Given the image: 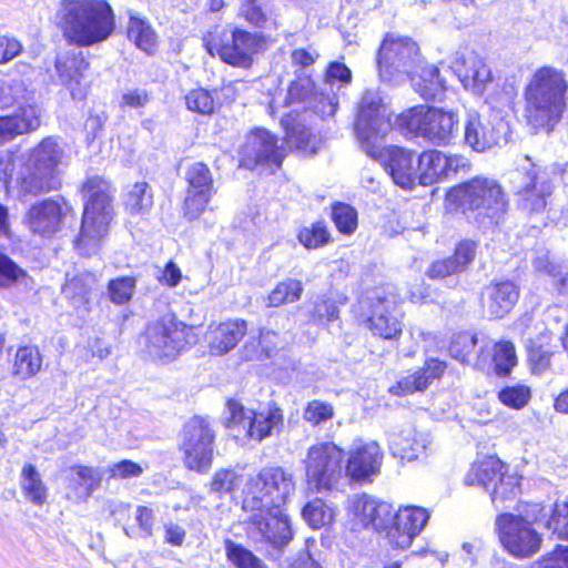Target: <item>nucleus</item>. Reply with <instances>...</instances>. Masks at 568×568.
I'll return each mask as SVG.
<instances>
[{
    "label": "nucleus",
    "instance_id": "f257e3e1",
    "mask_svg": "<svg viewBox=\"0 0 568 568\" xmlns=\"http://www.w3.org/2000/svg\"><path fill=\"white\" fill-rule=\"evenodd\" d=\"M390 111L377 91L367 90L359 102L355 122L356 136L362 149L372 158L384 159L386 170L395 184L412 189L418 179L415 154L398 146L382 148L392 131Z\"/></svg>",
    "mask_w": 568,
    "mask_h": 568
},
{
    "label": "nucleus",
    "instance_id": "2f4dec72",
    "mask_svg": "<svg viewBox=\"0 0 568 568\" xmlns=\"http://www.w3.org/2000/svg\"><path fill=\"white\" fill-rule=\"evenodd\" d=\"M97 283L95 275L90 272L80 273L65 283L63 293L80 316L90 312Z\"/></svg>",
    "mask_w": 568,
    "mask_h": 568
},
{
    "label": "nucleus",
    "instance_id": "864d4df0",
    "mask_svg": "<svg viewBox=\"0 0 568 568\" xmlns=\"http://www.w3.org/2000/svg\"><path fill=\"white\" fill-rule=\"evenodd\" d=\"M241 481V476L233 469L222 468L214 473L210 490L220 496L232 493Z\"/></svg>",
    "mask_w": 568,
    "mask_h": 568
},
{
    "label": "nucleus",
    "instance_id": "680f3d73",
    "mask_svg": "<svg viewBox=\"0 0 568 568\" xmlns=\"http://www.w3.org/2000/svg\"><path fill=\"white\" fill-rule=\"evenodd\" d=\"M313 108L323 118L333 116L338 108L337 91H329L321 87L313 97Z\"/></svg>",
    "mask_w": 568,
    "mask_h": 568
},
{
    "label": "nucleus",
    "instance_id": "79ce46f5",
    "mask_svg": "<svg viewBox=\"0 0 568 568\" xmlns=\"http://www.w3.org/2000/svg\"><path fill=\"white\" fill-rule=\"evenodd\" d=\"M303 293V284L295 278L280 282L267 297V306L278 307L284 304L297 302Z\"/></svg>",
    "mask_w": 568,
    "mask_h": 568
},
{
    "label": "nucleus",
    "instance_id": "5fc2aeb1",
    "mask_svg": "<svg viewBox=\"0 0 568 568\" xmlns=\"http://www.w3.org/2000/svg\"><path fill=\"white\" fill-rule=\"evenodd\" d=\"M546 527L561 539H568V499L556 501Z\"/></svg>",
    "mask_w": 568,
    "mask_h": 568
},
{
    "label": "nucleus",
    "instance_id": "aec40b11",
    "mask_svg": "<svg viewBox=\"0 0 568 568\" xmlns=\"http://www.w3.org/2000/svg\"><path fill=\"white\" fill-rule=\"evenodd\" d=\"M72 207L63 200H43L30 206L24 223L28 229L42 236H51L59 232Z\"/></svg>",
    "mask_w": 568,
    "mask_h": 568
},
{
    "label": "nucleus",
    "instance_id": "ea45409f",
    "mask_svg": "<svg viewBox=\"0 0 568 568\" xmlns=\"http://www.w3.org/2000/svg\"><path fill=\"white\" fill-rule=\"evenodd\" d=\"M488 491H490L491 503L497 509L510 507L520 493L519 477L504 473Z\"/></svg>",
    "mask_w": 568,
    "mask_h": 568
},
{
    "label": "nucleus",
    "instance_id": "cd10ccee",
    "mask_svg": "<svg viewBox=\"0 0 568 568\" xmlns=\"http://www.w3.org/2000/svg\"><path fill=\"white\" fill-rule=\"evenodd\" d=\"M388 444L394 456L409 462L426 450L429 440L427 435L418 433L412 424H406L389 432Z\"/></svg>",
    "mask_w": 568,
    "mask_h": 568
},
{
    "label": "nucleus",
    "instance_id": "c756f323",
    "mask_svg": "<svg viewBox=\"0 0 568 568\" xmlns=\"http://www.w3.org/2000/svg\"><path fill=\"white\" fill-rule=\"evenodd\" d=\"M40 124V113L36 106H19L12 114L0 116V142L34 131Z\"/></svg>",
    "mask_w": 568,
    "mask_h": 568
},
{
    "label": "nucleus",
    "instance_id": "f3484780",
    "mask_svg": "<svg viewBox=\"0 0 568 568\" xmlns=\"http://www.w3.org/2000/svg\"><path fill=\"white\" fill-rule=\"evenodd\" d=\"M283 159L284 152L276 136L265 129L252 130L241 149V165L247 169L280 166Z\"/></svg>",
    "mask_w": 568,
    "mask_h": 568
},
{
    "label": "nucleus",
    "instance_id": "0eeeda50",
    "mask_svg": "<svg viewBox=\"0 0 568 568\" xmlns=\"http://www.w3.org/2000/svg\"><path fill=\"white\" fill-rule=\"evenodd\" d=\"M540 513V505L534 504L518 514L505 513L497 516L499 540L511 556L529 558L540 549L541 535L535 527Z\"/></svg>",
    "mask_w": 568,
    "mask_h": 568
},
{
    "label": "nucleus",
    "instance_id": "7c9ffc66",
    "mask_svg": "<svg viewBox=\"0 0 568 568\" xmlns=\"http://www.w3.org/2000/svg\"><path fill=\"white\" fill-rule=\"evenodd\" d=\"M445 362L430 358L425 362L423 368L403 377L398 383L390 387L394 395L413 394L426 389L435 379H438L445 372Z\"/></svg>",
    "mask_w": 568,
    "mask_h": 568
},
{
    "label": "nucleus",
    "instance_id": "3c124183",
    "mask_svg": "<svg viewBox=\"0 0 568 568\" xmlns=\"http://www.w3.org/2000/svg\"><path fill=\"white\" fill-rule=\"evenodd\" d=\"M135 284V278L130 276L110 281L108 285L110 301L119 305L128 303L133 296Z\"/></svg>",
    "mask_w": 568,
    "mask_h": 568
},
{
    "label": "nucleus",
    "instance_id": "09e8293b",
    "mask_svg": "<svg viewBox=\"0 0 568 568\" xmlns=\"http://www.w3.org/2000/svg\"><path fill=\"white\" fill-rule=\"evenodd\" d=\"M335 409L331 403L313 399L306 404L303 418L312 426H320L334 418Z\"/></svg>",
    "mask_w": 568,
    "mask_h": 568
},
{
    "label": "nucleus",
    "instance_id": "e2e57ef3",
    "mask_svg": "<svg viewBox=\"0 0 568 568\" xmlns=\"http://www.w3.org/2000/svg\"><path fill=\"white\" fill-rule=\"evenodd\" d=\"M214 192L187 190V196L184 201V214L190 220H195L205 211L210 199Z\"/></svg>",
    "mask_w": 568,
    "mask_h": 568
},
{
    "label": "nucleus",
    "instance_id": "052dcab7",
    "mask_svg": "<svg viewBox=\"0 0 568 568\" xmlns=\"http://www.w3.org/2000/svg\"><path fill=\"white\" fill-rule=\"evenodd\" d=\"M287 143L307 154L315 153V136L304 125H296L286 132Z\"/></svg>",
    "mask_w": 568,
    "mask_h": 568
},
{
    "label": "nucleus",
    "instance_id": "603ef678",
    "mask_svg": "<svg viewBox=\"0 0 568 568\" xmlns=\"http://www.w3.org/2000/svg\"><path fill=\"white\" fill-rule=\"evenodd\" d=\"M185 103L190 111L203 115H210L215 110L212 94L202 88L194 89L185 95Z\"/></svg>",
    "mask_w": 568,
    "mask_h": 568
},
{
    "label": "nucleus",
    "instance_id": "473e14b6",
    "mask_svg": "<svg viewBox=\"0 0 568 568\" xmlns=\"http://www.w3.org/2000/svg\"><path fill=\"white\" fill-rule=\"evenodd\" d=\"M67 498L78 503L88 499L101 483L97 469L87 466L71 467L68 474Z\"/></svg>",
    "mask_w": 568,
    "mask_h": 568
},
{
    "label": "nucleus",
    "instance_id": "f8f14e48",
    "mask_svg": "<svg viewBox=\"0 0 568 568\" xmlns=\"http://www.w3.org/2000/svg\"><path fill=\"white\" fill-rule=\"evenodd\" d=\"M343 459V449L333 442L311 445L304 458L308 487L316 491L333 489L342 477Z\"/></svg>",
    "mask_w": 568,
    "mask_h": 568
},
{
    "label": "nucleus",
    "instance_id": "a19ab883",
    "mask_svg": "<svg viewBox=\"0 0 568 568\" xmlns=\"http://www.w3.org/2000/svg\"><path fill=\"white\" fill-rule=\"evenodd\" d=\"M334 507L322 499H314L305 505L302 510L304 520L314 529L331 525L335 519Z\"/></svg>",
    "mask_w": 568,
    "mask_h": 568
},
{
    "label": "nucleus",
    "instance_id": "f704fd0d",
    "mask_svg": "<svg viewBox=\"0 0 568 568\" xmlns=\"http://www.w3.org/2000/svg\"><path fill=\"white\" fill-rule=\"evenodd\" d=\"M504 475V464L496 457H485L471 465L465 476V483L469 486H478L487 491Z\"/></svg>",
    "mask_w": 568,
    "mask_h": 568
},
{
    "label": "nucleus",
    "instance_id": "4be33fe9",
    "mask_svg": "<svg viewBox=\"0 0 568 568\" xmlns=\"http://www.w3.org/2000/svg\"><path fill=\"white\" fill-rule=\"evenodd\" d=\"M507 125L504 121L483 119L477 113H468L465 128V143L476 152H485L506 141Z\"/></svg>",
    "mask_w": 568,
    "mask_h": 568
},
{
    "label": "nucleus",
    "instance_id": "b1692460",
    "mask_svg": "<svg viewBox=\"0 0 568 568\" xmlns=\"http://www.w3.org/2000/svg\"><path fill=\"white\" fill-rule=\"evenodd\" d=\"M89 63L81 52L74 50L64 52L57 58L55 69L61 84L65 85L73 99H83L88 85L83 82V72Z\"/></svg>",
    "mask_w": 568,
    "mask_h": 568
},
{
    "label": "nucleus",
    "instance_id": "72a5a7b5",
    "mask_svg": "<svg viewBox=\"0 0 568 568\" xmlns=\"http://www.w3.org/2000/svg\"><path fill=\"white\" fill-rule=\"evenodd\" d=\"M448 178L447 154L438 150L424 151L418 156V181L430 185Z\"/></svg>",
    "mask_w": 568,
    "mask_h": 568
},
{
    "label": "nucleus",
    "instance_id": "0e129e2a",
    "mask_svg": "<svg viewBox=\"0 0 568 568\" xmlns=\"http://www.w3.org/2000/svg\"><path fill=\"white\" fill-rule=\"evenodd\" d=\"M144 471L142 465L130 460L122 459L113 463L108 468L109 478L112 479H132L140 477Z\"/></svg>",
    "mask_w": 568,
    "mask_h": 568
},
{
    "label": "nucleus",
    "instance_id": "9b49d317",
    "mask_svg": "<svg viewBox=\"0 0 568 568\" xmlns=\"http://www.w3.org/2000/svg\"><path fill=\"white\" fill-rule=\"evenodd\" d=\"M422 62L418 44L408 37L388 33L379 48L377 64L384 81H398L413 75Z\"/></svg>",
    "mask_w": 568,
    "mask_h": 568
},
{
    "label": "nucleus",
    "instance_id": "338daca9",
    "mask_svg": "<svg viewBox=\"0 0 568 568\" xmlns=\"http://www.w3.org/2000/svg\"><path fill=\"white\" fill-rule=\"evenodd\" d=\"M274 354V347L261 345L258 338H250L242 348V356L246 361H262Z\"/></svg>",
    "mask_w": 568,
    "mask_h": 568
},
{
    "label": "nucleus",
    "instance_id": "a211bd4d",
    "mask_svg": "<svg viewBox=\"0 0 568 568\" xmlns=\"http://www.w3.org/2000/svg\"><path fill=\"white\" fill-rule=\"evenodd\" d=\"M253 515L250 518V531L257 532L261 538L274 547H283L293 538V531L285 507L247 509Z\"/></svg>",
    "mask_w": 568,
    "mask_h": 568
},
{
    "label": "nucleus",
    "instance_id": "bb28decb",
    "mask_svg": "<svg viewBox=\"0 0 568 568\" xmlns=\"http://www.w3.org/2000/svg\"><path fill=\"white\" fill-rule=\"evenodd\" d=\"M518 297V287L513 282L490 283L481 292V306L489 317L499 318L510 312Z\"/></svg>",
    "mask_w": 568,
    "mask_h": 568
},
{
    "label": "nucleus",
    "instance_id": "8fccbe9b",
    "mask_svg": "<svg viewBox=\"0 0 568 568\" xmlns=\"http://www.w3.org/2000/svg\"><path fill=\"white\" fill-rule=\"evenodd\" d=\"M186 180L189 182V190L214 192L211 172L207 165L202 162L193 163L189 168Z\"/></svg>",
    "mask_w": 568,
    "mask_h": 568
},
{
    "label": "nucleus",
    "instance_id": "dca6fc26",
    "mask_svg": "<svg viewBox=\"0 0 568 568\" xmlns=\"http://www.w3.org/2000/svg\"><path fill=\"white\" fill-rule=\"evenodd\" d=\"M429 519L427 509L417 506H404L396 511L386 521L385 531L386 544L393 549L405 550L409 548L414 539L423 531Z\"/></svg>",
    "mask_w": 568,
    "mask_h": 568
},
{
    "label": "nucleus",
    "instance_id": "5701e85b",
    "mask_svg": "<svg viewBox=\"0 0 568 568\" xmlns=\"http://www.w3.org/2000/svg\"><path fill=\"white\" fill-rule=\"evenodd\" d=\"M383 456L376 442H355L347 455L346 475L353 480L361 481L378 474Z\"/></svg>",
    "mask_w": 568,
    "mask_h": 568
},
{
    "label": "nucleus",
    "instance_id": "e433bc0d",
    "mask_svg": "<svg viewBox=\"0 0 568 568\" xmlns=\"http://www.w3.org/2000/svg\"><path fill=\"white\" fill-rule=\"evenodd\" d=\"M43 357L37 346H22L16 352L12 375L22 381L34 377L42 369Z\"/></svg>",
    "mask_w": 568,
    "mask_h": 568
},
{
    "label": "nucleus",
    "instance_id": "20e7f679",
    "mask_svg": "<svg viewBox=\"0 0 568 568\" xmlns=\"http://www.w3.org/2000/svg\"><path fill=\"white\" fill-rule=\"evenodd\" d=\"M113 192L110 182L100 176L88 178L82 185L87 203L74 244L83 255L95 253L109 233L114 216Z\"/></svg>",
    "mask_w": 568,
    "mask_h": 568
},
{
    "label": "nucleus",
    "instance_id": "6e6552de",
    "mask_svg": "<svg viewBox=\"0 0 568 568\" xmlns=\"http://www.w3.org/2000/svg\"><path fill=\"white\" fill-rule=\"evenodd\" d=\"M295 489L293 475L282 467L262 468L247 479L243 494L244 509L285 507Z\"/></svg>",
    "mask_w": 568,
    "mask_h": 568
},
{
    "label": "nucleus",
    "instance_id": "4c0bfd02",
    "mask_svg": "<svg viewBox=\"0 0 568 568\" xmlns=\"http://www.w3.org/2000/svg\"><path fill=\"white\" fill-rule=\"evenodd\" d=\"M128 38L140 50L153 54L158 49V36L145 19L131 14L128 23Z\"/></svg>",
    "mask_w": 568,
    "mask_h": 568
},
{
    "label": "nucleus",
    "instance_id": "393cba45",
    "mask_svg": "<svg viewBox=\"0 0 568 568\" xmlns=\"http://www.w3.org/2000/svg\"><path fill=\"white\" fill-rule=\"evenodd\" d=\"M247 332L244 320H232L212 324L205 333L209 352L214 356H222L236 347Z\"/></svg>",
    "mask_w": 568,
    "mask_h": 568
},
{
    "label": "nucleus",
    "instance_id": "6e6d98bb",
    "mask_svg": "<svg viewBox=\"0 0 568 568\" xmlns=\"http://www.w3.org/2000/svg\"><path fill=\"white\" fill-rule=\"evenodd\" d=\"M352 81L351 70L343 63L332 62L325 73L323 82L324 89L329 91H338L341 88L346 87Z\"/></svg>",
    "mask_w": 568,
    "mask_h": 568
},
{
    "label": "nucleus",
    "instance_id": "c85d7f7f",
    "mask_svg": "<svg viewBox=\"0 0 568 568\" xmlns=\"http://www.w3.org/2000/svg\"><path fill=\"white\" fill-rule=\"evenodd\" d=\"M527 180L525 186L518 191V205L529 213L541 212L547 205V197L551 194V185L548 180L540 176L536 165H531Z\"/></svg>",
    "mask_w": 568,
    "mask_h": 568
},
{
    "label": "nucleus",
    "instance_id": "2eb2a0df",
    "mask_svg": "<svg viewBox=\"0 0 568 568\" xmlns=\"http://www.w3.org/2000/svg\"><path fill=\"white\" fill-rule=\"evenodd\" d=\"M230 418L227 427L235 437L262 442L273 435L283 425L282 410L276 406H268L260 412L245 409L237 402H229Z\"/></svg>",
    "mask_w": 568,
    "mask_h": 568
},
{
    "label": "nucleus",
    "instance_id": "6ab92c4d",
    "mask_svg": "<svg viewBox=\"0 0 568 568\" xmlns=\"http://www.w3.org/2000/svg\"><path fill=\"white\" fill-rule=\"evenodd\" d=\"M452 69L463 88L475 95H483L494 80L486 59L473 50L457 52Z\"/></svg>",
    "mask_w": 568,
    "mask_h": 568
},
{
    "label": "nucleus",
    "instance_id": "c9c22d12",
    "mask_svg": "<svg viewBox=\"0 0 568 568\" xmlns=\"http://www.w3.org/2000/svg\"><path fill=\"white\" fill-rule=\"evenodd\" d=\"M422 64L423 61L418 64L417 71L408 77L425 99H435L446 90V80L440 75L437 65Z\"/></svg>",
    "mask_w": 568,
    "mask_h": 568
},
{
    "label": "nucleus",
    "instance_id": "69168bd1",
    "mask_svg": "<svg viewBox=\"0 0 568 568\" xmlns=\"http://www.w3.org/2000/svg\"><path fill=\"white\" fill-rule=\"evenodd\" d=\"M27 274L7 256L0 254V287H9L22 282Z\"/></svg>",
    "mask_w": 568,
    "mask_h": 568
},
{
    "label": "nucleus",
    "instance_id": "423d86ee",
    "mask_svg": "<svg viewBox=\"0 0 568 568\" xmlns=\"http://www.w3.org/2000/svg\"><path fill=\"white\" fill-rule=\"evenodd\" d=\"M393 125L429 143L447 145L458 132L459 120L454 111L419 105L398 114Z\"/></svg>",
    "mask_w": 568,
    "mask_h": 568
},
{
    "label": "nucleus",
    "instance_id": "a878e982",
    "mask_svg": "<svg viewBox=\"0 0 568 568\" xmlns=\"http://www.w3.org/2000/svg\"><path fill=\"white\" fill-rule=\"evenodd\" d=\"M368 318L371 331L385 339L397 338L403 329L402 321L396 314L394 296H376Z\"/></svg>",
    "mask_w": 568,
    "mask_h": 568
},
{
    "label": "nucleus",
    "instance_id": "bf43d9fd",
    "mask_svg": "<svg viewBox=\"0 0 568 568\" xmlns=\"http://www.w3.org/2000/svg\"><path fill=\"white\" fill-rule=\"evenodd\" d=\"M477 337L475 335L463 333L457 335L449 346L450 355L462 363H469L475 353Z\"/></svg>",
    "mask_w": 568,
    "mask_h": 568
},
{
    "label": "nucleus",
    "instance_id": "a18cd8bd",
    "mask_svg": "<svg viewBox=\"0 0 568 568\" xmlns=\"http://www.w3.org/2000/svg\"><path fill=\"white\" fill-rule=\"evenodd\" d=\"M332 220L336 229L345 235L353 234L358 224L357 211L345 203H337L332 207Z\"/></svg>",
    "mask_w": 568,
    "mask_h": 568
},
{
    "label": "nucleus",
    "instance_id": "13d9d810",
    "mask_svg": "<svg viewBox=\"0 0 568 568\" xmlns=\"http://www.w3.org/2000/svg\"><path fill=\"white\" fill-rule=\"evenodd\" d=\"M226 556L237 568H264L261 560L250 550L230 540L226 541Z\"/></svg>",
    "mask_w": 568,
    "mask_h": 568
},
{
    "label": "nucleus",
    "instance_id": "774afa93",
    "mask_svg": "<svg viewBox=\"0 0 568 568\" xmlns=\"http://www.w3.org/2000/svg\"><path fill=\"white\" fill-rule=\"evenodd\" d=\"M476 254V244L471 241H463L455 248L453 261L460 272L465 271L474 261Z\"/></svg>",
    "mask_w": 568,
    "mask_h": 568
},
{
    "label": "nucleus",
    "instance_id": "39448f33",
    "mask_svg": "<svg viewBox=\"0 0 568 568\" xmlns=\"http://www.w3.org/2000/svg\"><path fill=\"white\" fill-rule=\"evenodd\" d=\"M507 199L500 184L489 178L476 176L452 187L445 196L449 211L475 212L478 216L496 219L507 209Z\"/></svg>",
    "mask_w": 568,
    "mask_h": 568
},
{
    "label": "nucleus",
    "instance_id": "de8ad7c7",
    "mask_svg": "<svg viewBox=\"0 0 568 568\" xmlns=\"http://www.w3.org/2000/svg\"><path fill=\"white\" fill-rule=\"evenodd\" d=\"M554 352L544 343L530 342L528 346V361L534 375H542L549 371Z\"/></svg>",
    "mask_w": 568,
    "mask_h": 568
},
{
    "label": "nucleus",
    "instance_id": "4d7b16f0",
    "mask_svg": "<svg viewBox=\"0 0 568 568\" xmlns=\"http://www.w3.org/2000/svg\"><path fill=\"white\" fill-rule=\"evenodd\" d=\"M531 397V390L525 385H515L503 388L498 393L499 400L514 409H521L525 407Z\"/></svg>",
    "mask_w": 568,
    "mask_h": 568
},
{
    "label": "nucleus",
    "instance_id": "1a4fd4ad",
    "mask_svg": "<svg viewBox=\"0 0 568 568\" xmlns=\"http://www.w3.org/2000/svg\"><path fill=\"white\" fill-rule=\"evenodd\" d=\"M63 150L52 138L43 139L30 153L26 170L20 173L19 184L26 194H39L59 185L58 166Z\"/></svg>",
    "mask_w": 568,
    "mask_h": 568
},
{
    "label": "nucleus",
    "instance_id": "49530a36",
    "mask_svg": "<svg viewBox=\"0 0 568 568\" xmlns=\"http://www.w3.org/2000/svg\"><path fill=\"white\" fill-rule=\"evenodd\" d=\"M297 239L307 250H315L327 244L331 240V234L325 224L316 222L311 226L301 229Z\"/></svg>",
    "mask_w": 568,
    "mask_h": 568
},
{
    "label": "nucleus",
    "instance_id": "ddd939ff",
    "mask_svg": "<svg viewBox=\"0 0 568 568\" xmlns=\"http://www.w3.org/2000/svg\"><path fill=\"white\" fill-rule=\"evenodd\" d=\"M215 433L210 423L194 417L183 427L179 449L183 465L192 471L206 474L213 464Z\"/></svg>",
    "mask_w": 568,
    "mask_h": 568
},
{
    "label": "nucleus",
    "instance_id": "9d476101",
    "mask_svg": "<svg viewBox=\"0 0 568 568\" xmlns=\"http://www.w3.org/2000/svg\"><path fill=\"white\" fill-rule=\"evenodd\" d=\"M191 333L190 326L166 314L146 326L140 344L148 357L166 363L174 361L186 347Z\"/></svg>",
    "mask_w": 568,
    "mask_h": 568
},
{
    "label": "nucleus",
    "instance_id": "37998d69",
    "mask_svg": "<svg viewBox=\"0 0 568 568\" xmlns=\"http://www.w3.org/2000/svg\"><path fill=\"white\" fill-rule=\"evenodd\" d=\"M152 204V194L145 182L135 183L128 192L124 201L125 210L131 215L146 214Z\"/></svg>",
    "mask_w": 568,
    "mask_h": 568
},
{
    "label": "nucleus",
    "instance_id": "4468645a",
    "mask_svg": "<svg viewBox=\"0 0 568 568\" xmlns=\"http://www.w3.org/2000/svg\"><path fill=\"white\" fill-rule=\"evenodd\" d=\"M203 40L212 57H219L233 67H250L258 50V37L239 28L209 32Z\"/></svg>",
    "mask_w": 568,
    "mask_h": 568
},
{
    "label": "nucleus",
    "instance_id": "58836bf2",
    "mask_svg": "<svg viewBox=\"0 0 568 568\" xmlns=\"http://www.w3.org/2000/svg\"><path fill=\"white\" fill-rule=\"evenodd\" d=\"M21 491L33 505L42 506L47 503L49 489L33 465H24L21 471Z\"/></svg>",
    "mask_w": 568,
    "mask_h": 568
},
{
    "label": "nucleus",
    "instance_id": "f03ea898",
    "mask_svg": "<svg viewBox=\"0 0 568 568\" xmlns=\"http://www.w3.org/2000/svg\"><path fill=\"white\" fill-rule=\"evenodd\" d=\"M568 81L552 67L537 69L525 88V116L535 130L550 132L566 110Z\"/></svg>",
    "mask_w": 568,
    "mask_h": 568
},
{
    "label": "nucleus",
    "instance_id": "c03bdc74",
    "mask_svg": "<svg viewBox=\"0 0 568 568\" xmlns=\"http://www.w3.org/2000/svg\"><path fill=\"white\" fill-rule=\"evenodd\" d=\"M493 362L498 375H507L517 365V355L511 342L500 341L494 346Z\"/></svg>",
    "mask_w": 568,
    "mask_h": 568
},
{
    "label": "nucleus",
    "instance_id": "7ed1b4c3",
    "mask_svg": "<svg viewBox=\"0 0 568 568\" xmlns=\"http://www.w3.org/2000/svg\"><path fill=\"white\" fill-rule=\"evenodd\" d=\"M64 36L80 45L106 40L115 28V17L105 0H64L60 11Z\"/></svg>",
    "mask_w": 568,
    "mask_h": 568
},
{
    "label": "nucleus",
    "instance_id": "412c9836",
    "mask_svg": "<svg viewBox=\"0 0 568 568\" xmlns=\"http://www.w3.org/2000/svg\"><path fill=\"white\" fill-rule=\"evenodd\" d=\"M393 514V507L386 501H378L368 495H356L349 500V528L353 531L373 528L382 530Z\"/></svg>",
    "mask_w": 568,
    "mask_h": 568
}]
</instances>
